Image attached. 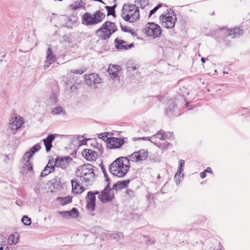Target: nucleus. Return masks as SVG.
<instances>
[{
	"label": "nucleus",
	"instance_id": "36",
	"mask_svg": "<svg viewBox=\"0 0 250 250\" xmlns=\"http://www.w3.org/2000/svg\"><path fill=\"white\" fill-rule=\"evenodd\" d=\"M82 1H76L75 3L71 4L70 6L72 9L76 10L78 8L82 7Z\"/></svg>",
	"mask_w": 250,
	"mask_h": 250
},
{
	"label": "nucleus",
	"instance_id": "9",
	"mask_svg": "<svg viewBox=\"0 0 250 250\" xmlns=\"http://www.w3.org/2000/svg\"><path fill=\"white\" fill-rule=\"evenodd\" d=\"M84 81L88 85L94 88H97V84L102 83V79L98 74L95 73L85 75Z\"/></svg>",
	"mask_w": 250,
	"mask_h": 250
},
{
	"label": "nucleus",
	"instance_id": "39",
	"mask_svg": "<svg viewBox=\"0 0 250 250\" xmlns=\"http://www.w3.org/2000/svg\"><path fill=\"white\" fill-rule=\"evenodd\" d=\"M120 26L122 30L124 32H129L132 35L134 34V31L132 30H131L130 28L126 26H124L121 24H120Z\"/></svg>",
	"mask_w": 250,
	"mask_h": 250
},
{
	"label": "nucleus",
	"instance_id": "25",
	"mask_svg": "<svg viewBox=\"0 0 250 250\" xmlns=\"http://www.w3.org/2000/svg\"><path fill=\"white\" fill-rule=\"evenodd\" d=\"M22 124V122L21 119L16 117L13 121H11L8 127L12 130H17L21 127Z\"/></svg>",
	"mask_w": 250,
	"mask_h": 250
},
{
	"label": "nucleus",
	"instance_id": "21",
	"mask_svg": "<svg viewBox=\"0 0 250 250\" xmlns=\"http://www.w3.org/2000/svg\"><path fill=\"white\" fill-rule=\"evenodd\" d=\"M168 107L166 109V113L169 116L172 115L178 116L179 114L177 112V107L175 105V104L172 101L168 102Z\"/></svg>",
	"mask_w": 250,
	"mask_h": 250
},
{
	"label": "nucleus",
	"instance_id": "18",
	"mask_svg": "<svg viewBox=\"0 0 250 250\" xmlns=\"http://www.w3.org/2000/svg\"><path fill=\"white\" fill-rule=\"evenodd\" d=\"M55 61V57L50 48L46 51V57L44 62V68L46 69Z\"/></svg>",
	"mask_w": 250,
	"mask_h": 250
},
{
	"label": "nucleus",
	"instance_id": "50",
	"mask_svg": "<svg viewBox=\"0 0 250 250\" xmlns=\"http://www.w3.org/2000/svg\"><path fill=\"white\" fill-rule=\"evenodd\" d=\"M160 178V175H158L157 176V178H158V179H159Z\"/></svg>",
	"mask_w": 250,
	"mask_h": 250
},
{
	"label": "nucleus",
	"instance_id": "26",
	"mask_svg": "<svg viewBox=\"0 0 250 250\" xmlns=\"http://www.w3.org/2000/svg\"><path fill=\"white\" fill-rule=\"evenodd\" d=\"M72 191L74 193L78 194L83 191L84 188L81 186L77 180H72L71 181Z\"/></svg>",
	"mask_w": 250,
	"mask_h": 250
},
{
	"label": "nucleus",
	"instance_id": "15",
	"mask_svg": "<svg viewBox=\"0 0 250 250\" xmlns=\"http://www.w3.org/2000/svg\"><path fill=\"white\" fill-rule=\"evenodd\" d=\"M124 142L123 139L110 137L108 140L107 146L110 148H118L124 144Z\"/></svg>",
	"mask_w": 250,
	"mask_h": 250
},
{
	"label": "nucleus",
	"instance_id": "44",
	"mask_svg": "<svg viewBox=\"0 0 250 250\" xmlns=\"http://www.w3.org/2000/svg\"><path fill=\"white\" fill-rule=\"evenodd\" d=\"M200 177L201 178H204L206 177V172L204 171V172H202L200 173Z\"/></svg>",
	"mask_w": 250,
	"mask_h": 250
},
{
	"label": "nucleus",
	"instance_id": "12",
	"mask_svg": "<svg viewBox=\"0 0 250 250\" xmlns=\"http://www.w3.org/2000/svg\"><path fill=\"white\" fill-rule=\"evenodd\" d=\"M172 133L170 132H165L163 130H160L158 131L156 134L151 136L150 138H148V141L155 144V142L157 141V139L160 141H164L172 137Z\"/></svg>",
	"mask_w": 250,
	"mask_h": 250
},
{
	"label": "nucleus",
	"instance_id": "6",
	"mask_svg": "<svg viewBox=\"0 0 250 250\" xmlns=\"http://www.w3.org/2000/svg\"><path fill=\"white\" fill-rule=\"evenodd\" d=\"M145 32L147 36L155 38L161 35L162 30L159 25L154 22H148L145 27Z\"/></svg>",
	"mask_w": 250,
	"mask_h": 250
},
{
	"label": "nucleus",
	"instance_id": "54",
	"mask_svg": "<svg viewBox=\"0 0 250 250\" xmlns=\"http://www.w3.org/2000/svg\"><path fill=\"white\" fill-rule=\"evenodd\" d=\"M59 0V1H62V0Z\"/></svg>",
	"mask_w": 250,
	"mask_h": 250
},
{
	"label": "nucleus",
	"instance_id": "52",
	"mask_svg": "<svg viewBox=\"0 0 250 250\" xmlns=\"http://www.w3.org/2000/svg\"><path fill=\"white\" fill-rule=\"evenodd\" d=\"M16 203H17V205H19V203L16 202Z\"/></svg>",
	"mask_w": 250,
	"mask_h": 250
},
{
	"label": "nucleus",
	"instance_id": "11",
	"mask_svg": "<svg viewBox=\"0 0 250 250\" xmlns=\"http://www.w3.org/2000/svg\"><path fill=\"white\" fill-rule=\"evenodd\" d=\"M147 156V150L141 149L131 154L129 156V160L133 162H140L146 160Z\"/></svg>",
	"mask_w": 250,
	"mask_h": 250
},
{
	"label": "nucleus",
	"instance_id": "31",
	"mask_svg": "<svg viewBox=\"0 0 250 250\" xmlns=\"http://www.w3.org/2000/svg\"><path fill=\"white\" fill-rule=\"evenodd\" d=\"M19 240V235H9L7 243L10 245L16 244Z\"/></svg>",
	"mask_w": 250,
	"mask_h": 250
},
{
	"label": "nucleus",
	"instance_id": "30",
	"mask_svg": "<svg viewBox=\"0 0 250 250\" xmlns=\"http://www.w3.org/2000/svg\"><path fill=\"white\" fill-rule=\"evenodd\" d=\"M129 181V180H127L118 182L114 185L113 187L115 188L116 190L124 188L127 186Z\"/></svg>",
	"mask_w": 250,
	"mask_h": 250
},
{
	"label": "nucleus",
	"instance_id": "2",
	"mask_svg": "<svg viewBox=\"0 0 250 250\" xmlns=\"http://www.w3.org/2000/svg\"><path fill=\"white\" fill-rule=\"evenodd\" d=\"M121 16L126 21L134 22L140 17V13L138 7L135 4H126L123 6Z\"/></svg>",
	"mask_w": 250,
	"mask_h": 250
},
{
	"label": "nucleus",
	"instance_id": "38",
	"mask_svg": "<svg viewBox=\"0 0 250 250\" xmlns=\"http://www.w3.org/2000/svg\"><path fill=\"white\" fill-rule=\"evenodd\" d=\"M135 2L140 3L141 6L142 8L145 7L149 2L148 0H136Z\"/></svg>",
	"mask_w": 250,
	"mask_h": 250
},
{
	"label": "nucleus",
	"instance_id": "53",
	"mask_svg": "<svg viewBox=\"0 0 250 250\" xmlns=\"http://www.w3.org/2000/svg\"><path fill=\"white\" fill-rule=\"evenodd\" d=\"M16 203H17V205H19V203L16 202Z\"/></svg>",
	"mask_w": 250,
	"mask_h": 250
},
{
	"label": "nucleus",
	"instance_id": "24",
	"mask_svg": "<svg viewBox=\"0 0 250 250\" xmlns=\"http://www.w3.org/2000/svg\"><path fill=\"white\" fill-rule=\"evenodd\" d=\"M55 138V135L49 134L46 139L43 140L44 146H45L46 151L48 152L50 150L52 145V143Z\"/></svg>",
	"mask_w": 250,
	"mask_h": 250
},
{
	"label": "nucleus",
	"instance_id": "43",
	"mask_svg": "<svg viewBox=\"0 0 250 250\" xmlns=\"http://www.w3.org/2000/svg\"><path fill=\"white\" fill-rule=\"evenodd\" d=\"M78 90V87L75 85H72L70 87V91L71 92L75 93Z\"/></svg>",
	"mask_w": 250,
	"mask_h": 250
},
{
	"label": "nucleus",
	"instance_id": "16",
	"mask_svg": "<svg viewBox=\"0 0 250 250\" xmlns=\"http://www.w3.org/2000/svg\"><path fill=\"white\" fill-rule=\"evenodd\" d=\"M95 34L98 37L103 40L108 39L111 36L110 32L105 28V27H104V24L100 28L96 31Z\"/></svg>",
	"mask_w": 250,
	"mask_h": 250
},
{
	"label": "nucleus",
	"instance_id": "19",
	"mask_svg": "<svg viewBox=\"0 0 250 250\" xmlns=\"http://www.w3.org/2000/svg\"><path fill=\"white\" fill-rule=\"evenodd\" d=\"M114 42L116 48L119 50H127V49H130L134 46V44L133 43L127 45L126 42H125L123 40L119 39L118 38L115 40Z\"/></svg>",
	"mask_w": 250,
	"mask_h": 250
},
{
	"label": "nucleus",
	"instance_id": "7",
	"mask_svg": "<svg viewBox=\"0 0 250 250\" xmlns=\"http://www.w3.org/2000/svg\"><path fill=\"white\" fill-rule=\"evenodd\" d=\"M176 20V16L174 14L170 15L169 13H167L166 15L162 14L160 16V21L162 26L167 28H173Z\"/></svg>",
	"mask_w": 250,
	"mask_h": 250
},
{
	"label": "nucleus",
	"instance_id": "41",
	"mask_svg": "<svg viewBox=\"0 0 250 250\" xmlns=\"http://www.w3.org/2000/svg\"><path fill=\"white\" fill-rule=\"evenodd\" d=\"M85 71V69H74L71 70V72L74 74H82Z\"/></svg>",
	"mask_w": 250,
	"mask_h": 250
},
{
	"label": "nucleus",
	"instance_id": "32",
	"mask_svg": "<svg viewBox=\"0 0 250 250\" xmlns=\"http://www.w3.org/2000/svg\"><path fill=\"white\" fill-rule=\"evenodd\" d=\"M58 200L60 202L61 205L64 206L72 202V198L70 196H67L64 198H58Z\"/></svg>",
	"mask_w": 250,
	"mask_h": 250
},
{
	"label": "nucleus",
	"instance_id": "33",
	"mask_svg": "<svg viewBox=\"0 0 250 250\" xmlns=\"http://www.w3.org/2000/svg\"><path fill=\"white\" fill-rule=\"evenodd\" d=\"M116 7V5L115 4L112 6H105V9L107 11V15H112L115 17V9Z\"/></svg>",
	"mask_w": 250,
	"mask_h": 250
},
{
	"label": "nucleus",
	"instance_id": "1",
	"mask_svg": "<svg viewBox=\"0 0 250 250\" xmlns=\"http://www.w3.org/2000/svg\"><path fill=\"white\" fill-rule=\"evenodd\" d=\"M129 160L125 157H121L115 160L109 167L110 173L118 177H123L129 168Z\"/></svg>",
	"mask_w": 250,
	"mask_h": 250
},
{
	"label": "nucleus",
	"instance_id": "5",
	"mask_svg": "<svg viewBox=\"0 0 250 250\" xmlns=\"http://www.w3.org/2000/svg\"><path fill=\"white\" fill-rule=\"evenodd\" d=\"M41 148V147L40 145L38 143L32 146L29 151L25 153L22 160V163L24 166L23 168H26L27 170L29 171L32 170L33 167L32 162H31V159L32 158L33 154L38 151Z\"/></svg>",
	"mask_w": 250,
	"mask_h": 250
},
{
	"label": "nucleus",
	"instance_id": "35",
	"mask_svg": "<svg viewBox=\"0 0 250 250\" xmlns=\"http://www.w3.org/2000/svg\"><path fill=\"white\" fill-rule=\"evenodd\" d=\"M127 70L128 73H131V76H134L137 72L136 66H128L127 67Z\"/></svg>",
	"mask_w": 250,
	"mask_h": 250
},
{
	"label": "nucleus",
	"instance_id": "51",
	"mask_svg": "<svg viewBox=\"0 0 250 250\" xmlns=\"http://www.w3.org/2000/svg\"><path fill=\"white\" fill-rule=\"evenodd\" d=\"M186 105H187V107L188 108V104H187Z\"/></svg>",
	"mask_w": 250,
	"mask_h": 250
},
{
	"label": "nucleus",
	"instance_id": "47",
	"mask_svg": "<svg viewBox=\"0 0 250 250\" xmlns=\"http://www.w3.org/2000/svg\"><path fill=\"white\" fill-rule=\"evenodd\" d=\"M201 61L203 63L205 62H206V60H205V59L204 58H202L201 59Z\"/></svg>",
	"mask_w": 250,
	"mask_h": 250
},
{
	"label": "nucleus",
	"instance_id": "27",
	"mask_svg": "<svg viewBox=\"0 0 250 250\" xmlns=\"http://www.w3.org/2000/svg\"><path fill=\"white\" fill-rule=\"evenodd\" d=\"M51 113L53 115H60L63 117H65L67 115L66 112L64 109L60 106H57L54 107L52 109Z\"/></svg>",
	"mask_w": 250,
	"mask_h": 250
},
{
	"label": "nucleus",
	"instance_id": "22",
	"mask_svg": "<svg viewBox=\"0 0 250 250\" xmlns=\"http://www.w3.org/2000/svg\"><path fill=\"white\" fill-rule=\"evenodd\" d=\"M54 164V161L53 159L49 160V162L48 163V164L44 168V169L42 170V173H41L40 176L41 177H44L48 174H49L50 173H51L52 171H54L55 169L54 166L53 165Z\"/></svg>",
	"mask_w": 250,
	"mask_h": 250
},
{
	"label": "nucleus",
	"instance_id": "48",
	"mask_svg": "<svg viewBox=\"0 0 250 250\" xmlns=\"http://www.w3.org/2000/svg\"><path fill=\"white\" fill-rule=\"evenodd\" d=\"M149 138H150V137H149ZM148 138H149V137H143L142 139L144 140H148Z\"/></svg>",
	"mask_w": 250,
	"mask_h": 250
},
{
	"label": "nucleus",
	"instance_id": "46",
	"mask_svg": "<svg viewBox=\"0 0 250 250\" xmlns=\"http://www.w3.org/2000/svg\"><path fill=\"white\" fill-rule=\"evenodd\" d=\"M86 141L84 139L81 141L80 145H83L86 144Z\"/></svg>",
	"mask_w": 250,
	"mask_h": 250
},
{
	"label": "nucleus",
	"instance_id": "34",
	"mask_svg": "<svg viewBox=\"0 0 250 250\" xmlns=\"http://www.w3.org/2000/svg\"><path fill=\"white\" fill-rule=\"evenodd\" d=\"M109 135V132H104L103 133L99 134L98 135V137L100 139H102L104 141H107L108 143V139L110 138V137H108Z\"/></svg>",
	"mask_w": 250,
	"mask_h": 250
},
{
	"label": "nucleus",
	"instance_id": "37",
	"mask_svg": "<svg viewBox=\"0 0 250 250\" xmlns=\"http://www.w3.org/2000/svg\"><path fill=\"white\" fill-rule=\"evenodd\" d=\"M21 221L26 226L30 225L31 223V219L27 216H24L21 219Z\"/></svg>",
	"mask_w": 250,
	"mask_h": 250
},
{
	"label": "nucleus",
	"instance_id": "4",
	"mask_svg": "<svg viewBox=\"0 0 250 250\" xmlns=\"http://www.w3.org/2000/svg\"><path fill=\"white\" fill-rule=\"evenodd\" d=\"M105 15L100 10H97L93 14L88 12L84 14L82 19L83 23L87 26L100 23L104 20Z\"/></svg>",
	"mask_w": 250,
	"mask_h": 250
},
{
	"label": "nucleus",
	"instance_id": "42",
	"mask_svg": "<svg viewBox=\"0 0 250 250\" xmlns=\"http://www.w3.org/2000/svg\"><path fill=\"white\" fill-rule=\"evenodd\" d=\"M50 100L52 103H56L57 102V98L54 93L52 94L50 96Z\"/></svg>",
	"mask_w": 250,
	"mask_h": 250
},
{
	"label": "nucleus",
	"instance_id": "20",
	"mask_svg": "<svg viewBox=\"0 0 250 250\" xmlns=\"http://www.w3.org/2000/svg\"><path fill=\"white\" fill-rule=\"evenodd\" d=\"M82 155L86 160L89 161H95L98 156V154L96 151L89 149L83 150Z\"/></svg>",
	"mask_w": 250,
	"mask_h": 250
},
{
	"label": "nucleus",
	"instance_id": "8",
	"mask_svg": "<svg viewBox=\"0 0 250 250\" xmlns=\"http://www.w3.org/2000/svg\"><path fill=\"white\" fill-rule=\"evenodd\" d=\"M114 195V191L106 187L100 193L98 194V198L102 203H107L112 200Z\"/></svg>",
	"mask_w": 250,
	"mask_h": 250
},
{
	"label": "nucleus",
	"instance_id": "17",
	"mask_svg": "<svg viewBox=\"0 0 250 250\" xmlns=\"http://www.w3.org/2000/svg\"><path fill=\"white\" fill-rule=\"evenodd\" d=\"M59 213L63 217L66 218L67 219L77 218L79 215L78 210L75 208H73L70 211H60L59 212Z\"/></svg>",
	"mask_w": 250,
	"mask_h": 250
},
{
	"label": "nucleus",
	"instance_id": "10",
	"mask_svg": "<svg viewBox=\"0 0 250 250\" xmlns=\"http://www.w3.org/2000/svg\"><path fill=\"white\" fill-rule=\"evenodd\" d=\"M99 192L98 191H88L86 196V208L88 210L93 211L95 208L96 195H98Z\"/></svg>",
	"mask_w": 250,
	"mask_h": 250
},
{
	"label": "nucleus",
	"instance_id": "13",
	"mask_svg": "<svg viewBox=\"0 0 250 250\" xmlns=\"http://www.w3.org/2000/svg\"><path fill=\"white\" fill-rule=\"evenodd\" d=\"M72 160V158L69 156L64 157H58L55 161V166L65 169L68 167Z\"/></svg>",
	"mask_w": 250,
	"mask_h": 250
},
{
	"label": "nucleus",
	"instance_id": "3",
	"mask_svg": "<svg viewBox=\"0 0 250 250\" xmlns=\"http://www.w3.org/2000/svg\"><path fill=\"white\" fill-rule=\"evenodd\" d=\"M95 167L90 164L79 167L76 171V175L82 182L87 183L95 176Z\"/></svg>",
	"mask_w": 250,
	"mask_h": 250
},
{
	"label": "nucleus",
	"instance_id": "23",
	"mask_svg": "<svg viewBox=\"0 0 250 250\" xmlns=\"http://www.w3.org/2000/svg\"><path fill=\"white\" fill-rule=\"evenodd\" d=\"M179 167L174 176L175 181L177 184H178L180 183L179 177L181 178L183 177V174H182V176H181V174L183 170V167H184L185 166V161L183 160H180L179 161Z\"/></svg>",
	"mask_w": 250,
	"mask_h": 250
},
{
	"label": "nucleus",
	"instance_id": "40",
	"mask_svg": "<svg viewBox=\"0 0 250 250\" xmlns=\"http://www.w3.org/2000/svg\"><path fill=\"white\" fill-rule=\"evenodd\" d=\"M162 6L161 4H158L157 6H155L153 9L150 11L149 17H150L152 14L155 13L156 11Z\"/></svg>",
	"mask_w": 250,
	"mask_h": 250
},
{
	"label": "nucleus",
	"instance_id": "49",
	"mask_svg": "<svg viewBox=\"0 0 250 250\" xmlns=\"http://www.w3.org/2000/svg\"><path fill=\"white\" fill-rule=\"evenodd\" d=\"M3 248L2 245L0 244V250H3Z\"/></svg>",
	"mask_w": 250,
	"mask_h": 250
},
{
	"label": "nucleus",
	"instance_id": "14",
	"mask_svg": "<svg viewBox=\"0 0 250 250\" xmlns=\"http://www.w3.org/2000/svg\"><path fill=\"white\" fill-rule=\"evenodd\" d=\"M120 66L118 65L110 64L107 72L111 79L114 81H119Z\"/></svg>",
	"mask_w": 250,
	"mask_h": 250
},
{
	"label": "nucleus",
	"instance_id": "28",
	"mask_svg": "<svg viewBox=\"0 0 250 250\" xmlns=\"http://www.w3.org/2000/svg\"><path fill=\"white\" fill-rule=\"evenodd\" d=\"M228 35L232 38H234L243 34V31L239 28H235L233 29L228 30Z\"/></svg>",
	"mask_w": 250,
	"mask_h": 250
},
{
	"label": "nucleus",
	"instance_id": "45",
	"mask_svg": "<svg viewBox=\"0 0 250 250\" xmlns=\"http://www.w3.org/2000/svg\"><path fill=\"white\" fill-rule=\"evenodd\" d=\"M211 169L210 168V167H208L205 170V172L206 173V172H208V173H211Z\"/></svg>",
	"mask_w": 250,
	"mask_h": 250
},
{
	"label": "nucleus",
	"instance_id": "29",
	"mask_svg": "<svg viewBox=\"0 0 250 250\" xmlns=\"http://www.w3.org/2000/svg\"><path fill=\"white\" fill-rule=\"evenodd\" d=\"M103 24L104 25V27H105V28L110 32L111 35L114 33L117 30L116 26L113 22L106 21Z\"/></svg>",
	"mask_w": 250,
	"mask_h": 250
}]
</instances>
